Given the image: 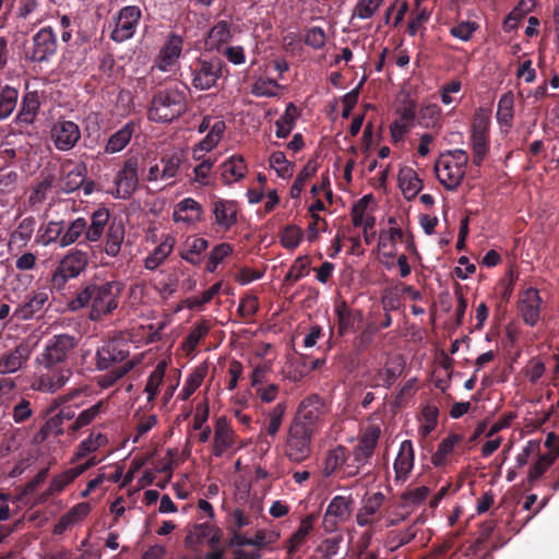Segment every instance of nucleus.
Here are the masks:
<instances>
[{"label": "nucleus", "mask_w": 559, "mask_h": 559, "mask_svg": "<svg viewBox=\"0 0 559 559\" xmlns=\"http://www.w3.org/2000/svg\"><path fill=\"white\" fill-rule=\"evenodd\" d=\"M234 445V431L227 423L226 418L221 417L216 420L214 442H213V454L217 457L222 456L223 453Z\"/></svg>", "instance_id": "26"}, {"label": "nucleus", "mask_w": 559, "mask_h": 559, "mask_svg": "<svg viewBox=\"0 0 559 559\" xmlns=\"http://www.w3.org/2000/svg\"><path fill=\"white\" fill-rule=\"evenodd\" d=\"M141 15L142 12L138 5L121 8L114 17L115 27L111 31L110 38L116 43H122L133 37Z\"/></svg>", "instance_id": "9"}, {"label": "nucleus", "mask_w": 559, "mask_h": 559, "mask_svg": "<svg viewBox=\"0 0 559 559\" xmlns=\"http://www.w3.org/2000/svg\"><path fill=\"white\" fill-rule=\"evenodd\" d=\"M383 0H359L355 5L353 17L370 19L382 4Z\"/></svg>", "instance_id": "62"}, {"label": "nucleus", "mask_w": 559, "mask_h": 559, "mask_svg": "<svg viewBox=\"0 0 559 559\" xmlns=\"http://www.w3.org/2000/svg\"><path fill=\"white\" fill-rule=\"evenodd\" d=\"M235 26L227 20L217 21L209 31L205 38V46L209 49L221 51L222 47L233 38Z\"/></svg>", "instance_id": "24"}, {"label": "nucleus", "mask_w": 559, "mask_h": 559, "mask_svg": "<svg viewBox=\"0 0 559 559\" xmlns=\"http://www.w3.org/2000/svg\"><path fill=\"white\" fill-rule=\"evenodd\" d=\"M215 224L224 231L229 230L238 216V204L233 200L217 199L212 204Z\"/></svg>", "instance_id": "20"}, {"label": "nucleus", "mask_w": 559, "mask_h": 559, "mask_svg": "<svg viewBox=\"0 0 559 559\" xmlns=\"http://www.w3.org/2000/svg\"><path fill=\"white\" fill-rule=\"evenodd\" d=\"M123 289L124 284L121 281L88 283L69 301V308L78 311L90 307V319L100 321L118 308Z\"/></svg>", "instance_id": "2"}, {"label": "nucleus", "mask_w": 559, "mask_h": 559, "mask_svg": "<svg viewBox=\"0 0 559 559\" xmlns=\"http://www.w3.org/2000/svg\"><path fill=\"white\" fill-rule=\"evenodd\" d=\"M313 436L314 435L310 432L289 425L284 444L286 457L293 463L306 461L312 451L311 443Z\"/></svg>", "instance_id": "8"}, {"label": "nucleus", "mask_w": 559, "mask_h": 559, "mask_svg": "<svg viewBox=\"0 0 559 559\" xmlns=\"http://www.w3.org/2000/svg\"><path fill=\"white\" fill-rule=\"evenodd\" d=\"M467 164V152L462 148L441 153L435 163V173L439 182L449 191L456 190L465 177Z\"/></svg>", "instance_id": "4"}, {"label": "nucleus", "mask_w": 559, "mask_h": 559, "mask_svg": "<svg viewBox=\"0 0 559 559\" xmlns=\"http://www.w3.org/2000/svg\"><path fill=\"white\" fill-rule=\"evenodd\" d=\"M381 428L378 425H369L360 436L358 443L353 449L355 471L350 475H357L361 466L370 463L377 448Z\"/></svg>", "instance_id": "11"}, {"label": "nucleus", "mask_w": 559, "mask_h": 559, "mask_svg": "<svg viewBox=\"0 0 559 559\" xmlns=\"http://www.w3.org/2000/svg\"><path fill=\"white\" fill-rule=\"evenodd\" d=\"M354 499L348 496H335L326 507L323 515L322 527L325 533L337 531L352 514Z\"/></svg>", "instance_id": "12"}, {"label": "nucleus", "mask_w": 559, "mask_h": 559, "mask_svg": "<svg viewBox=\"0 0 559 559\" xmlns=\"http://www.w3.org/2000/svg\"><path fill=\"white\" fill-rule=\"evenodd\" d=\"M286 412V404L278 403L269 412V424L266 426V433L271 437L276 436L278 432L283 418Z\"/></svg>", "instance_id": "56"}, {"label": "nucleus", "mask_w": 559, "mask_h": 559, "mask_svg": "<svg viewBox=\"0 0 559 559\" xmlns=\"http://www.w3.org/2000/svg\"><path fill=\"white\" fill-rule=\"evenodd\" d=\"M343 542V535H337L331 538H325L317 547L316 551L321 555L323 559H332L340 549V544Z\"/></svg>", "instance_id": "61"}, {"label": "nucleus", "mask_w": 559, "mask_h": 559, "mask_svg": "<svg viewBox=\"0 0 559 559\" xmlns=\"http://www.w3.org/2000/svg\"><path fill=\"white\" fill-rule=\"evenodd\" d=\"M297 117V107L290 103L286 107L284 114L275 121L276 136L280 139L287 138L295 127V121Z\"/></svg>", "instance_id": "43"}, {"label": "nucleus", "mask_w": 559, "mask_h": 559, "mask_svg": "<svg viewBox=\"0 0 559 559\" xmlns=\"http://www.w3.org/2000/svg\"><path fill=\"white\" fill-rule=\"evenodd\" d=\"M165 368H166L165 364L159 362L154 368V370L151 372V374L148 376V379L146 381L145 389H144V391L148 394V396H147L148 402H152L158 393L159 385L162 384L163 379L165 377Z\"/></svg>", "instance_id": "50"}, {"label": "nucleus", "mask_w": 559, "mask_h": 559, "mask_svg": "<svg viewBox=\"0 0 559 559\" xmlns=\"http://www.w3.org/2000/svg\"><path fill=\"white\" fill-rule=\"evenodd\" d=\"M221 169L224 182L230 185L245 177L247 166L241 156L234 155L221 165Z\"/></svg>", "instance_id": "37"}, {"label": "nucleus", "mask_w": 559, "mask_h": 559, "mask_svg": "<svg viewBox=\"0 0 559 559\" xmlns=\"http://www.w3.org/2000/svg\"><path fill=\"white\" fill-rule=\"evenodd\" d=\"M50 139L58 151H70L81 139L80 127L74 121L60 118L51 126Z\"/></svg>", "instance_id": "14"}, {"label": "nucleus", "mask_w": 559, "mask_h": 559, "mask_svg": "<svg viewBox=\"0 0 559 559\" xmlns=\"http://www.w3.org/2000/svg\"><path fill=\"white\" fill-rule=\"evenodd\" d=\"M19 91L5 85L0 93V120L8 118L16 107Z\"/></svg>", "instance_id": "45"}, {"label": "nucleus", "mask_w": 559, "mask_h": 559, "mask_svg": "<svg viewBox=\"0 0 559 559\" xmlns=\"http://www.w3.org/2000/svg\"><path fill=\"white\" fill-rule=\"evenodd\" d=\"M514 116V95L511 91L504 93L497 105L496 118L501 126L511 127Z\"/></svg>", "instance_id": "41"}, {"label": "nucleus", "mask_w": 559, "mask_h": 559, "mask_svg": "<svg viewBox=\"0 0 559 559\" xmlns=\"http://www.w3.org/2000/svg\"><path fill=\"white\" fill-rule=\"evenodd\" d=\"M79 341L75 335L61 333L46 342L43 352L36 357L39 374L33 382V389L55 393L68 382L72 374L69 360Z\"/></svg>", "instance_id": "1"}, {"label": "nucleus", "mask_w": 559, "mask_h": 559, "mask_svg": "<svg viewBox=\"0 0 559 559\" xmlns=\"http://www.w3.org/2000/svg\"><path fill=\"white\" fill-rule=\"evenodd\" d=\"M86 228L87 221L84 217H78L69 223L64 222V229L62 234V242H60V248H64L76 242L82 236L85 237Z\"/></svg>", "instance_id": "40"}, {"label": "nucleus", "mask_w": 559, "mask_h": 559, "mask_svg": "<svg viewBox=\"0 0 559 559\" xmlns=\"http://www.w3.org/2000/svg\"><path fill=\"white\" fill-rule=\"evenodd\" d=\"M347 460V449L343 445H338L329 451L325 457V474H333L338 467L345 464Z\"/></svg>", "instance_id": "53"}, {"label": "nucleus", "mask_w": 559, "mask_h": 559, "mask_svg": "<svg viewBox=\"0 0 559 559\" xmlns=\"http://www.w3.org/2000/svg\"><path fill=\"white\" fill-rule=\"evenodd\" d=\"M316 520L317 515L314 513H310L301 520L297 531L287 540L286 549L288 555L295 554L297 549L306 542L309 533L313 528V523Z\"/></svg>", "instance_id": "35"}, {"label": "nucleus", "mask_w": 559, "mask_h": 559, "mask_svg": "<svg viewBox=\"0 0 559 559\" xmlns=\"http://www.w3.org/2000/svg\"><path fill=\"white\" fill-rule=\"evenodd\" d=\"M87 253L82 250H71L59 262L51 276V286L58 292L64 289L67 282L76 278L87 266Z\"/></svg>", "instance_id": "7"}, {"label": "nucleus", "mask_w": 559, "mask_h": 559, "mask_svg": "<svg viewBox=\"0 0 559 559\" xmlns=\"http://www.w3.org/2000/svg\"><path fill=\"white\" fill-rule=\"evenodd\" d=\"M171 250H173L171 245H169L167 242L160 243L158 247L155 248L153 253L150 254L145 259V261H144L145 269L151 270V271L157 269L165 261V259L170 254Z\"/></svg>", "instance_id": "55"}, {"label": "nucleus", "mask_w": 559, "mask_h": 559, "mask_svg": "<svg viewBox=\"0 0 559 559\" xmlns=\"http://www.w3.org/2000/svg\"><path fill=\"white\" fill-rule=\"evenodd\" d=\"M32 41V47L25 50V57L33 62L47 61L57 51L56 34L50 26L39 29Z\"/></svg>", "instance_id": "13"}, {"label": "nucleus", "mask_w": 559, "mask_h": 559, "mask_svg": "<svg viewBox=\"0 0 559 559\" xmlns=\"http://www.w3.org/2000/svg\"><path fill=\"white\" fill-rule=\"evenodd\" d=\"M135 364L131 360L126 361L122 366H119L118 368L99 376L98 378V384L104 388H110L119 379L124 377L128 372H130L134 368Z\"/></svg>", "instance_id": "51"}, {"label": "nucleus", "mask_w": 559, "mask_h": 559, "mask_svg": "<svg viewBox=\"0 0 559 559\" xmlns=\"http://www.w3.org/2000/svg\"><path fill=\"white\" fill-rule=\"evenodd\" d=\"M39 106L40 103L37 93L25 94L21 103V108L14 119L15 123L19 126L32 124L36 119Z\"/></svg>", "instance_id": "31"}, {"label": "nucleus", "mask_w": 559, "mask_h": 559, "mask_svg": "<svg viewBox=\"0 0 559 559\" xmlns=\"http://www.w3.org/2000/svg\"><path fill=\"white\" fill-rule=\"evenodd\" d=\"M182 44V37L171 33L156 58L155 67L163 72L169 71L181 55Z\"/></svg>", "instance_id": "19"}, {"label": "nucleus", "mask_w": 559, "mask_h": 559, "mask_svg": "<svg viewBox=\"0 0 559 559\" xmlns=\"http://www.w3.org/2000/svg\"><path fill=\"white\" fill-rule=\"evenodd\" d=\"M138 167L139 160L136 157H129L124 162L114 181L117 190L116 198L127 200L134 193L139 185Z\"/></svg>", "instance_id": "17"}, {"label": "nucleus", "mask_w": 559, "mask_h": 559, "mask_svg": "<svg viewBox=\"0 0 559 559\" xmlns=\"http://www.w3.org/2000/svg\"><path fill=\"white\" fill-rule=\"evenodd\" d=\"M128 344L110 340L97 348L95 365L97 370H108L114 365L124 361L129 357Z\"/></svg>", "instance_id": "16"}, {"label": "nucleus", "mask_w": 559, "mask_h": 559, "mask_svg": "<svg viewBox=\"0 0 559 559\" xmlns=\"http://www.w3.org/2000/svg\"><path fill=\"white\" fill-rule=\"evenodd\" d=\"M187 86H166L153 93L147 107V119L156 123H171L188 109Z\"/></svg>", "instance_id": "3"}, {"label": "nucleus", "mask_w": 559, "mask_h": 559, "mask_svg": "<svg viewBox=\"0 0 559 559\" xmlns=\"http://www.w3.org/2000/svg\"><path fill=\"white\" fill-rule=\"evenodd\" d=\"M76 477L79 476L76 475L73 467L56 475L51 479L49 487L38 496L37 501L39 503L46 502L50 497L60 493Z\"/></svg>", "instance_id": "36"}, {"label": "nucleus", "mask_w": 559, "mask_h": 559, "mask_svg": "<svg viewBox=\"0 0 559 559\" xmlns=\"http://www.w3.org/2000/svg\"><path fill=\"white\" fill-rule=\"evenodd\" d=\"M105 404H106L105 401H98L97 403H95L91 407H88L86 409H83L76 416V418L68 426V428H67L68 431L69 432H76L81 428L90 425L96 418V416L102 413V411L105 407Z\"/></svg>", "instance_id": "44"}, {"label": "nucleus", "mask_w": 559, "mask_h": 559, "mask_svg": "<svg viewBox=\"0 0 559 559\" xmlns=\"http://www.w3.org/2000/svg\"><path fill=\"white\" fill-rule=\"evenodd\" d=\"M182 156L183 153L178 151L163 155L162 163L164 167L162 169L160 179H170L177 175L182 163Z\"/></svg>", "instance_id": "47"}, {"label": "nucleus", "mask_w": 559, "mask_h": 559, "mask_svg": "<svg viewBox=\"0 0 559 559\" xmlns=\"http://www.w3.org/2000/svg\"><path fill=\"white\" fill-rule=\"evenodd\" d=\"M36 227V219L33 216L24 217L11 234L10 243L19 247L25 246L32 238Z\"/></svg>", "instance_id": "42"}, {"label": "nucleus", "mask_w": 559, "mask_h": 559, "mask_svg": "<svg viewBox=\"0 0 559 559\" xmlns=\"http://www.w3.org/2000/svg\"><path fill=\"white\" fill-rule=\"evenodd\" d=\"M109 211L105 207H100L93 212V214L91 215L90 223H87V228L85 230V241H98L104 234L105 227L109 222Z\"/></svg>", "instance_id": "33"}, {"label": "nucleus", "mask_w": 559, "mask_h": 559, "mask_svg": "<svg viewBox=\"0 0 559 559\" xmlns=\"http://www.w3.org/2000/svg\"><path fill=\"white\" fill-rule=\"evenodd\" d=\"M209 248V240L201 237L188 238L186 241V250L181 251L180 257L192 265H200L203 257L202 253Z\"/></svg>", "instance_id": "38"}, {"label": "nucleus", "mask_w": 559, "mask_h": 559, "mask_svg": "<svg viewBox=\"0 0 559 559\" xmlns=\"http://www.w3.org/2000/svg\"><path fill=\"white\" fill-rule=\"evenodd\" d=\"M301 238L302 230L295 225H288L281 231V242L286 249L297 248Z\"/></svg>", "instance_id": "59"}, {"label": "nucleus", "mask_w": 559, "mask_h": 559, "mask_svg": "<svg viewBox=\"0 0 559 559\" xmlns=\"http://www.w3.org/2000/svg\"><path fill=\"white\" fill-rule=\"evenodd\" d=\"M63 229L64 221H50L38 228L36 242L41 246L56 243L60 247V242H62Z\"/></svg>", "instance_id": "34"}, {"label": "nucleus", "mask_w": 559, "mask_h": 559, "mask_svg": "<svg viewBox=\"0 0 559 559\" xmlns=\"http://www.w3.org/2000/svg\"><path fill=\"white\" fill-rule=\"evenodd\" d=\"M414 466V448L411 440L401 443L400 451L394 462V471L397 479L405 480Z\"/></svg>", "instance_id": "28"}, {"label": "nucleus", "mask_w": 559, "mask_h": 559, "mask_svg": "<svg viewBox=\"0 0 559 559\" xmlns=\"http://www.w3.org/2000/svg\"><path fill=\"white\" fill-rule=\"evenodd\" d=\"M206 367L197 368L186 380L182 390L179 393V397L182 401L188 400L195 390L202 384L204 377L206 374Z\"/></svg>", "instance_id": "48"}, {"label": "nucleus", "mask_w": 559, "mask_h": 559, "mask_svg": "<svg viewBox=\"0 0 559 559\" xmlns=\"http://www.w3.org/2000/svg\"><path fill=\"white\" fill-rule=\"evenodd\" d=\"M385 496L377 491L370 496H365L361 500V507L356 513V522L360 527L369 526L374 523L376 514L382 508Z\"/></svg>", "instance_id": "21"}, {"label": "nucleus", "mask_w": 559, "mask_h": 559, "mask_svg": "<svg viewBox=\"0 0 559 559\" xmlns=\"http://www.w3.org/2000/svg\"><path fill=\"white\" fill-rule=\"evenodd\" d=\"M430 493V489L427 486H420L414 489L404 491L401 496L402 507L406 506H419L423 503Z\"/></svg>", "instance_id": "58"}, {"label": "nucleus", "mask_w": 559, "mask_h": 559, "mask_svg": "<svg viewBox=\"0 0 559 559\" xmlns=\"http://www.w3.org/2000/svg\"><path fill=\"white\" fill-rule=\"evenodd\" d=\"M224 68L225 63L219 57L201 53L192 60L188 68L191 75V85L197 91H209L217 87Z\"/></svg>", "instance_id": "5"}, {"label": "nucleus", "mask_w": 559, "mask_h": 559, "mask_svg": "<svg viewBox=\"0 0 559 559\" xmlns=\"http://www.w3.org/2000/svg\"><path fill=\"white\" fill-rule=\"evenodd\" d=\"M211 330V323L206 319H202L194 325L187 337L185 338L183 346L188 352H192L198 346L199 342L207 335Z\"/></svg>", "instance_id": "46"}, {"label": "nucleus", "mask_w": 559, "mask_h": 559, "mask_svg": "<svg viewBox=\"0 0 559 559\" xmlns=\"http://www.w3.org/2000/svg\"><path fill=\"white\" fill-rule=\"evenodd\" d=\"M124 225L120 221H112L107 229L104 251L109 257H117L121 250L124 240Z\"/></svg>", "instance_id": "29"}, {"label": "nucleus", "mask_w": 559, "mask_h": 559, "mask_svg": "<svg viewBox=\"0 0 559 559\" xmlns=\"http://www.w3.org/2000/svg\"><path fill=\"white\" fill-rule=\"evenodd\" d=\"M543 309L544 300L537 288L528 287L520 294L518 311L526 325L532 328L535 326L540 320Z\"/></svg>", "instance_id": "15"}, {"label": "nucleus", "mask_w": 559, "mask_h": 559, "mask_svg": "<svg viewBox=\"0 0 559 559\" xmlns=\"http://www.w3.org/2000/svg\"><path fill=\"white\" fill-rule=\"evenodd\" d=\"M317 171V164L312 160H309L300 173L297 175L292 188H290V197L297 199L300 197V193L309 178H311Z\"/></svg>", "instance_id": "52"}, {"label": "nucleus", "mask_w": 559, "mask_h": 559, "mask_svg": "<svg viewBox=\"0 0 559 559\" xmlns=\"http://www.w3.org/2000/svg\"><path fill=\"white\" fill-rule=\"evenodd\" d=\"M270 166L273 168L277 176L286 179L293 176L294 173V163L288 162L283 152L277 151L274 152L270 156Z\"/></svg>", "instance_id": "49"}, {"label": "nucleus", "mask_w": 559, "mask_h": 559, "mask_svg": "<svg viewBox=\"0 0 559 559\" xmlns=\"http://www.w3.org/2000/svg\"><path fill=\"white\" fill-rule=\"evenodd\" d=\"M309 259L307 257L297 258L292 264L289 271L284 277L286 283H296L308 274Z\"/></svg>", "instance_id": "57"}, {"label": "nucleus", "mask_w": 559, "mask_h": 559, "mask_svg": "<svg viewBox=\"0 0 559 559\" xmlns=\"http://www.w3.org/2000/svg\"><path fill=\"white\" fill-rule=\"evenodd\" d=\"M31 356V348L25 343H20L13 349L4 353L0 358V373H13L22 368Z\"/></svg>", "instance_id": "23"}, {"label": "nucleus", "mask_w": 559, "mask_h": 559, "mask_svg": "<svg viewBox=\"0 0 559 559\" xmlns=\"http://www.w3.org/2000/svg\"><path fill=\"white\" fill-rule=\"evenodd\" d=\"M334 312L337 318V333L340 336L356 332L364 321L362 311L350 308L345 300L335 304Z\"/></svg>", "instance_id": "18"}, {"label": "nucleus", "mask_w": 559, "mask_h": 559, "mask_svg": "<svg viewBox=\"0 0 559 559\" xmlns=\"http://www.w3.org/2000/svg\"><path fill=\"white\" fill-rule=\"evenodd\" d=\"M490 120L483 115H476L472 124L471 146L473 151L472 162L475 166H481L489 152Z\"/></svg>", "instance_id": "10"}, {"label": "nucleus", "mask_w": 559, "mask_h": 559, "mask_svg": "<svg viewBox=\"0 0 559 559\" xmlns=\"http://www.w3.org/2000/svg\"><path fill=\"white\" fill-rule=\"evenodd\" d=\"M440 107L436 104H429L419 111L418 123L425 128L435 127L440 118Z\"/></svg>", "instance_id": "60"}, {"label": "nucleus", "mask_w": 559, "mask_h": 559, "mask_svg": "<svg viewBox=\"0 0 559 559\" xmlns=\"http://www.w3.org/2000/svg\"><path fill=\"white\" fill-rule=\"evenodd\" d=\"M305 45L312 49L319 50L325 46L326 34L320 26H311L305 29L304 38Z\"/></svg>", "instance_id": "54"}, {"label": "nucleus", "mask_w": 559, "mask_h": 559, "mask_svg": "<svg viewBox=\"0 0 559 559\" xmlns=\"http://www.w3.org/2000/svg\"><path fill=\"white\" fill-rule=\"evenodd\" d=\"M278 86L280 85L277 84V82L273 79L260 78L252 84L251 91H252V94L255 96L270 97V96L275 95V90Z\"/></svg>", "instance_id": "64"}, {"label": "nucleus", "mask_w": 559, "mask_h": 559, "mask_svg": "<svg viewBox=\"0 0 559 559\" xmlns=\"http://www.w3.org/2000/svg\"><path fill=\"white\" fill-rule=\"evenodd\" d=\"M135 128L136 123L134 121H128L123 124L108 138L104 152L106 154H115L126 148L135 132Z\"/></svg>", "instance_id": "27"}, {"label": "nucleus", "mask_w": 559, "mask_h": 559, "mask_svg": "<svg viewBox=\"0 0 559 559\" xmlns=\"http://www.w3.org/2000/svg\"><path fill=\"white\" fill-rule=\"evenodd\" d=\"M202 215V205L192 198H185L175 206L173 218L176 223L195 224L203 219Z\"/></svg>", "instance_id": "25"}, {"label": "nucleus", "mask_w": 559, "mask_h": 559, "mask_svg": "<svg viewBox=\"0 0 559 559\" xmlns=\"http://www.w3.org/2000/svg\"><path fill=\"white\" fill-rule=\"evenodd\" d=\"M325 416V403L317 394L304 399L290 421V425L316 435L322 427Z\"/></svg>", "instance_id": "6"}, {"label": "nucleus", "mask_w": 559, "mask_h": 559, "mask_svg": "<svg viewBox=\"0 0 559 559\" xmlns=\"http://www.w3.org/2000/svg\"><path fill=\"white\" fill-rule=\"evenodd\" d=\"M462 440L463 436L459 433L448 436L439 443L437 451L431 456V463L436 467L443 466L448 461V456L454 451L455 445Z\"/></svg>", "instance_id": "39"}, {"label": "nucleus", "mask_w": 559, "mask_h": 559, "mask_svg": "<svg viewBox=\"0 0 559 559\" xmlns=\"http://www.w3.org/2000/svg\"><path fill=\"white\" fill-rule=\"evenodd\" d=\"M555 462V457L549 455L539 456V459L531 466L527 474V481L530 484L538 479Z\"/></svg>", "instance_id": "63"}, {"label": "nucleus", "mask_w": 559, "mask_h": 559, "mask_svg": "<svg viewBox=\"0 0 559 559\" xmlns=\"http://www.w3.org/2000/svg\"><path fill=\"white\" fill-rule=\"evenodd\" d=\"M48 301V293L45 290L34 292L31 297L21 306H19L13 317L19 320L31 319L35 313L43 310L45 304Z\"/></svg>", "instance_id": "32"}, {"label": "nucleus", "mask_w": 559, "mask_h": 559, "mask_svg": "<svg viewBox=\"0 0 559 559\" xmlns=\"http://www.w3.org/2000/svg\"><path fill=\"white\" fill-rule=\"evenodd\" d=\"M399 187L406 200L414 199L423 189V180L411 167H403L399 173Z\"/></svg>", "instance_id": "30"}, {"label": "nucleus", "mask_w": 559, "mask_h": 559, "mask_svg": "<svg viewBox=\"0 0 559 559\" xmlns=\"http://www.w3.org/2000/svg\"><path fill=\"white\" fill-rule=\"evenodd\" d=\"M72 160H67L62 166V176L59 179V188L64 193H71L81 188L87 174L85 163H78L72 169L66 171V166L72 165Z\"/></svg>", "instance_id": "22"}]
</instances>
